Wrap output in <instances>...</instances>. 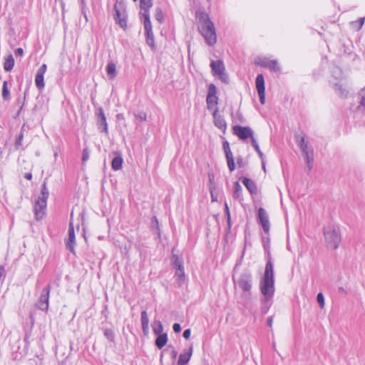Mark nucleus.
<instances>
[{
	"instance_id": "nucleus-41",
	"label": "nucleus",
	"mask_w": 365,
	"mask_h": 365,
	"mask_svg": "<svg viewBox=\"0 0 365 365\" xmlns=\"http://www.w3.org/2000/svg\"><path fill=\"white\" fill-rule=\"evenodd\" d=\"M135 117L138 120L145 121L147 118V115L144 112H140L138 113H135Z\"/></svg>"
},
{
	"instance_id": "nucleus-32",
	"label": "nucleus",
	"mask_w": 365,
	"mask_h": 365,
	"mask_svg": "<svg viewBox=\"0 0 365 365\" xmlns=\"http://www.w3.org/2000/svg\"><path fill=\"white\" fill-rule=\"evenodd\" d=\"M2 98L4 101H9L10 99V92L8 88V83L7 81H4L3 83L2 86V92H1Z\"/></svg>"
},
{
	"instance_id": "nucleus-6",
	"label": "nucleus",
	"mask_w": 365,
	"mask_h": 365,
	"mask_svg": "<svg viewBox=\"0 0 365 365\" xmlns=\"http://www.w3.org/2000/svg\"><path fill=\"white\" fill-rule=\"evenodd\" d=\"M210 66L214 76H216L220 78L224 83H228L229 77L225 72V66L222 61L218 60L217 61H212L210 63Z\"/></svg>"
},
{
	"instance_id": "nucleus-21",
	"label": "nucleus",
	"mask_w": 365,
	"mask_h": 365,
	"mask_svg": "<svg viewBox=\"0 0 365 365\" xmlns=\"http://www.w3.org/2000/svg\"><path fill=\"white\" fill-rule=\"evenodd\" d=\"M296 139L298 141V145L299 146L302 155L309 152L308 147V143L305 141L304 136H301L300 135H295Z\"/></svg>"
},
{
	"instance_id": "nucleus-46",
	"label": "nucleus",
	"mask_w": 365,
	"mask_h": 365,
	"mask_svg": "<svg viewBox=\"0 0 365 365\" xmlns=\"http://www.w3.org/2000/svg\"><path fill=\"white\" fill-rule=\"evenodd\" d=\"M222 147H223V150L225 151V153H228V152H231V150H230V144H229V143L227 141L223 142Z\"/></svg>"
},
{
	"instance_id": "nucleus-23",
	"label": "nucleus",
	"mask_w": 365,
	"mask_h": 365,
	"mask_svg": "<svg viewBox=\"0 0 365 365\" xmlns=\"http://www.w3.org/2000/svg\"><path fill=\"white\" fill-rule=\"evenodd\" d=\"M106 72L110 80H113L116 76V66L113 62L108 63L106 66Z\"/></svg>"
},
{
	"instance_id": "nucleus-33",
	"label": "nucleus",
	"mask_w": 365,
	"mask_h": 365,
	"mask_svg": "<svg viewBox=\"0 0 365 365\" xmlns=\"http://www.w3.org/2000/svg\"><path fill=\"white\" fill-rule=\"evenodd\" d=\"M334 90L336 93L341 97H346L347 96L348 91L343 88L342 85L341 84L336 83L334 86Z\"/></svg>"
},
{
	"instance_id": "nucleus-30",
	"label": "nucleus",
	"mask_w": 365,
	"mask_h": 365,
	"mask_svg": "<svg viewBox=\"0 0 365 365\" xmlns=\"http://www.w3.org/2000/svg\"><path fill=\"white\" fill-rule=\"evenodd\" d=\"M123 158L120 155L115 156L112 160V168L118 170L122 168Z\"/></svg>"
},
{
	"instance_id": "nucleus-31",
	"label": "nucleus",
	"mask_w": 365,
	"mask_h": 365,
	"mask_svg": "<svg viewBox=\"0 0 365 365\" xmlns=\"http://www.w3.org/2000/svg\"><path fill=\"white\" fill-rule=\"evenodd\" d=\"M303 155L306 158L307 165L308 166L309 170H310L312 168V163L314 160L313 150H312L311 151L304 154Z\"/></svg>"
},
{
	"instance_id": "nucleus-64",
	"label": "nucleus",
	"mask_w": 365,
	"mask_h": 365,
	"mask_svg": "<svg viewBox=\"0 0 365 365\" xmlns=\"http://www.w3.org/2000/svg\"><path fill=\"white\" fill-rule=\"evenodd\" d=\"M211 195H212V201L216 200V199H215V196H214V195H213V194H212V192H211Z\"/></svg>"
},
{
	"instance_id": "nucleus-61",
	"label": "nucleus",
	"mask_w": 365,
	"mask_h": 365,
	"mask_svg": "<svg viewBox=\"0 0 365 365\" xmlns=\"http://www.w3.org/2000/svg\"><path fill=\"white\" fill-rule=\"evenodd\" d=\"M262 168H263L264 171L266 172L265 163L264 161H262Z\"/></svg>"
},
{
	"instance_id": "nucleus-10",
	"label": "nucleus",
	"mask_w": 365,
	"mask_h": 365,
	"mask_svg": "<svg viewBox=\"0 0 365 365\" xmlns=\"http://www.w3.org/2000/svg\"><path fill=\"white\" fill-rule=\"evenodd\" d=\"M51 291V286L48 284L44 287L41 293L40 297L36 302V307L43 311L48 310V299L49 293Z\"/></svg>"
},
{
	"instance_id": "nucleus-40",
	"label": "nucleus",
	"mask_w": 365,
	"mask_h": 365,
	"mask_svg": "<svg viewBox=\"0 0 365 365\" xmlns=\"http://www.w3.org/2000/svg\"><path fill=\"white\" fill-rule=\"evenodd\" d=\"M104 336L110 341H113L114 339V334L111 329H106L104 331Z\"/></svg>"
},
{
	"instance_id": "nucleus-47",
	"label": "nucleus",
	"mask_w": 365,
	"mask_h": 365,
	"mask_svg": "<svg viewBox=\"0 0 365 365\" xmlns=\"http://www.w3.org/2000/svg\"><path fill=\"white\" fill-rule=\"evenodd\" d=\"M173 331L175 332V333H179L180 331H181V327L179 324L178 323H175L173 324Z\"/></svg>"
},
{
	"instance_id": "nucleus-25",
	"label": "nucleus",
	"mask_w": 365,
	"mask_h": 365,
	"mask_svg": "<svg viewBox=\"0 0 365 365\" xmlns=\"http://www.w3.org/2000/svg\"><path fill=\"white\" fill-rule=\"evenodd\" d=\"M14 66V59L11 54H9L5 58L4 63V68L6 71H11Z\"/></svg>"
},
{
	"instance_id": "nucleus-5",
	"label": "nucleus",
	"mask_w": 365,
	"mask_h": 365,
	"mask_svg": "<svg viewBox=\"0 0 365 365\" xmlns=\"http://www.w3.org/2000/svg\"><path fill=\"white\" fill-rule=\"evenodd\" d=\"M235 286L241 289L246 294L249 293L252 286V275L249 271L242 272L237 280H235Z\"/></svg>"
},
{
	"instance_id": "nucleus-58",
	"label": "nucleus",
	"mask_w": 365,
	"mask_h": 365,
	"mask_svg": "<svg viewBox=\"0 0 365 365\" xmlns=\"http://www.w3.org/2000/svg\"><path fill=\"white\" fill-rule=\"evenodd\" d=\"M178 354V352L175 350H173L172 351V356L173 358H175Z\"/></svg>"
},
{
	"instance_id": "nucleus-34",
	"label": "nucleus",
	"mask_w": 365,
	"mask_h": 365,
	"mask_svg": "<svg viewBox=\"0 0 365 365\" xmlns=\"http://www.w3.org/2000/svg\"><path fill=\"white\" fill-rule=\"evenodd\" d=\"M153 331L156 335L163 334V327L160 321H155L153 325Z\"/></svg>"
},
{
	"instance_id": "nucleus-15",
	"label": "nucleus",
	"mask_w": 365,
	"mask_h": 365,
	"mask_svg": "<svg viewBox=\"0 0 365 365\" xmlns=\"http://www.w3.org/2000/svg\"><path fill=\"white\" fill-rule=\"evenodd\" d=\"M212 116L214 119V124L219 129L222 130L223 132L225 131L227 128V123L224 119V118L218 114V108L216 107L214 108L212 112Z\"/></svg>"
},
{
	"instance_id": "nucleus-16",
	"label": "nucleus",
	"mask_w": 365,
	"mask_h": 365,
	"mask_svg": "<svg viewBox=\"0 0 365 365\" xmlns=\"http://www.w3.org/2000/svg\"><path fill=\"white\" fill-rule=\"evenodd\" d=\"M76 241H75V232L74 227L72 222L69 223L68 227V237L66 242V248L70 250L71 252L74 253V247H75Z\"/></svg>"
},
{
	"instance_id": "nucleus-51",
	"label": "nucleus",
	"mask_w": 365,
	"mask_h": 365,
	"mask_svg": "<svg viewBox=\"0 0 365 365\" xmlns=\"http://www.w3.org/2000/svg\"><path fill=\"white\" fill-rule=\"evenodd\" d=\"M250 140H251L252 145L253 147H255V146H256V145H258V143H257V142L256 139H255V137H254V135H252V138H250Z\"/></svg>"
},
{
	"instance_id": "nucleus-36",
	"label": "nucleus",
	"mask_w": 365,
	"mask_h": 365,
	"mask_svg": "<svg viewBox=\"0 0 365 365\" xmlns=\"http://www.w3.org/2000/svg\"><path fill=\"white\" fill-rule=\"evenodd\" d=\"M24 125L22 126L21 128V130L19 135V136L17 137L16 140V142H15V148L16 150L19 149L20 147H21L22 145V140H23V138H24V133H23V130H24Z\"/></svg>"
},
{
	"instance_id": "nucleus-53",
	"label": "nucleus",
	"mask_w": 365,
	"mask_h": 365,
	"mask_svg": "<svg viewBox=\"0 0 365 365\" xmlns=\"http://www.w3.org/2000/svg\"><path fill=\"white\" fill-rule=\"evenodd\" d=\"M81 2H82V4H83V7H82V13L84 15V17L86 18V21L88 20L87 19V16L84 11V4H85V2H84V0H81Z\"/></svg>"
},
{
	"instance_id": "nucleus-20",
	"label": "nucleus",
	"mask_w": 365,
	"mask_h": 365,
	"mask_svg": "<svg viewBox=\"0 0 365 365\" xmlns=\"http://www.w3.org/2000/svg\"><path fill=\"white\" fill-rule=\"evenodd\" d=\"M192 353V346H191L187 352L180 354L178 361V365H185L190 359Z\"/></svg>"
},
{
	"instance_id": "nucleus-9",
	"label": "nucleus",
	"mask_w": 365,
	"mask_h": 365,
	"mask_svg": "<svg viewBox=\"0 0 365 365\" xmlns=\"http://www.w3.org/2000/svg\"><path fill=\"white\" fill-rule=\"evenodd\" d=\"M232 131L234 135H237L242 140H245L249 138H252V135H254L253 130L250 127L235 125L232 128Z\"/></svg>"
},
{
	"instance_id": "nucleus-60",
	"label": "nucleus",
	"mask_w": 365,
	"mask_h": 365,
	"mask_svg": "<svg viewBox=\"0 0 365 365\" xmlns=\"http://www.w3.org/2000/svg\"><path fill=\"white\" fill-rule=\"evenodd\" d=\"M117 118L118 120L123 118V114L120 113L117 115Z\"/></svg>"
},
{
	"instance_id": "nucleus-56",
	"label": "nucleus",
	"mask_w": 365,
	"mask_h": 365,
	"mask_svg": "<svg viewBox=\"0 0 365 365\" xmlns=\"http://www.w3.org/2000/svg\"><path fill=\"white\" fill-rule=\"evenodd\" d=\"M360 104L363 107H365V96L361 98V101H360Z\"/></svg>"
},
{
	"instance_id": "nucleus-24",
	"label": "nucleus",
	"mask_w": 365,
	"mask_h": 365,
	"mask_svg": "<svg viewBox=\"0 0 365 365\" xmlns=\"http://www.w3.org/2000/svg\"><path fill=\"white\" fill-rule=\"evenodd\" d=\"M168 341V336L167 334L163 333L161 334H158V337L155 339V346L158 349H162Z\"/></svg>"
},
{
	"instance_id": "nucleus-49",
	"label": "nucleus",
	"mask_w": 365,
	"mask_h": 365,
	"mask_svg": "<svg viewBox=\"0 0 365 365\" xmlns=\"http://www.w3.org/2000/svg\"><path fill=\"white\" fill-rule=\"evenodd\" d=\"M190 334H191V331H190V329H185L183 332V337L186 339H189L190 336Z\"/></svg>"
},
{
	"instance_id": "nucleus-59",
	"label": "nucleus",
	"mask_w": 365,
	"mask_h": 365,
	"mask_svg": "<svg viewBox=\"0 0 365 365\" xmlns=\"http://www.w3.org/2000/svg\"><path fill=\"white\" fill-rule=\"evenodd\" d=\"M253 148H255V150H256V152H259L260 148H259V145H256V146H255V147H253Z\"/></svg>"
},
{
	"instance_id": "nucleus-3",
	"label": "nucleus",
	"mask_w": 365,
	"mask_h": 365,
	"mask_svg": "<svg viewBox=\"0 0 365 365\" xmlns=\"http://www.w3.org/2000/svg\"><path fill=\"white\" fill-rule=\"evenodd\" d=\"M48 190L46 186V182L44 181L41 186V191L34 205V214L37 220H41L44 215L48 197Z\"/></svg>"
},
{
	"instance_id": "nucleus-2",
	"label": "nucleus",
	"mask_w": 365,
	"mask_h": 365,
	"mask_svg": "<svg viewBox=\"0 0 365 365\" xmlns=\"http://www.w3.org/2000/svg\"><path fill=\"white\" fill-rule=\"evenodd\" d=\"M199 26L200 31L202 36L205 38L206 43L210 45H214L217 41V36L214 24L210 19L208 15L205 13H201L199 16Z\"/></svg>"
},
{
	"instance_id": "nucleus-28",
	"label": "nucleus",
	"mask_w": 365,
	"mask_h": 365,
	"mask_svg": "<svg viewBox=\"0 0 365 365\" xmlns=\"http://www.w3.org/2000/svg\"><path fill=\"white\" fill-rule=\"evenodd\" d=\"M175 276L177 279L179 286L182 284V283L185 279V275L184 272V268H177L175 269Z\"/></svg>"
},
{
	"instance_id": "nucleus-29",
	"label": "nucleus",
	"mask_w": 365,
	"mask_h": 365,
	"mask_svg": "<svg viewBox=\"0 0 365 365\" xmlns=\"http://www.w3.org/2000/svg\"><path fill=\"white\" fill-rule=\"evenodd\" d=\"M227 162V165L230 171H233L235 169V164L234 161V157L232 151L225 153Z\"/></svg>"
},
{
	"instance_id": "nucleus-39",
	"label": "nucleus",
	"mask_w": 365,
	"mask_h": 365,
	"mask_svg": "<svg viewBox=\"0 0 365 365\" xmlns=\"http://www.w3.org/2000/svg\"><path fill=\"white\" fill-rule=\"evenodd\" d=\"M317 302L321 309L324 307V297L322 292H319L317 296Z\"/></svg>"
},
{
	"instance_id": "nucleus-35",
	"label": "nucleus",
	"mask_w": 365,
	"mask_h": 365,
	"mask_svg": "<svg viewBox=\"0 0 365 365\" xmlns=\"http://www.w3.org/2000/svg\"><path fill=\"white\" fill-rule=\"evenodd\" d=\"M172 260L175 269L184 268L182 260L180 259L178 255H173L172 257Z\"/></svg>"
},
{
	"instance_id": "nucleus-11",
	"label": "nucleus",
	"mask_w": 365,
	"mask_h": 365,
	"mask_svg": "<svg viewBox=\"0 0 365 365\" xmlns=\"http://www.w3.org/2000/svg\"><path fill=\"white\" fill-rule=\"evenodd\" d=\"M255 64L260 66L264 68H267L272 71H279L280 67L278 65V62L276 60H270L267 58H257L255 60Z\"/></svg>"
},
{
	"instance_id": "nucleus-50",
	"label": "nucleus",
	"mask_w": 365,
	"mask_h": 365,
	"mask_svg": "<svg viewBox=\"0 0 365 365\" xmlns=\"http://www.w3.org/2000/svg\"><path fill=\"white\" fill-rule=\"evenodd\" d=\"M272 323H273V316H271L267 319V325L269 327H272Z\"/></svg>"
},
{
	"instance_id": "nucleus-44",
	"label": "nucleus",
	"mask_w": 365,
	"mask_h": 365,
	"mask_svg": "<svg viewBox=\"0 0 365 365\" xmlns=\"http://www.w3.org/2000/svg\"><path fill=\"white\" fill-rule=\"evenodd\" d=\"M258 95L259 97V101L262 104H264L265 103V91L258 92Z\"/></svg>"
},
{
	"instance_id": "nucleus-57",
	"label": "nucleus",
	"mask_w": 365,
	"mask_h": 365,
	"mask_svg": "<svg viewBox=\"0 0 365 365\" xmlns=\"http://www.w3.org/2000/svg\"><path fill=\"white\" fill-rule=\"evenodd\" d=\"M257 153H258L262 161H264V155H263L262 152L261 151V150H259V152H257Z\"/></svg>"
},
{
	"instance_id": "nucleus-17",
	"label": "nucleus",
	"mask_w": 365,
	"mask_h": 365,
	"mask_svg": "<svg viewBox=\"0 0 365 365\" xmlns=\"http://www.w3.org/2000/svg\"><path fill=\"white\" fill-rule=\"evenodd\" d=\"M97 125L99 130L105 132L106 133H108L106 118L104 114L103 110L101 108L98 109Z\"/></svg>"
},
{
	"instance_id": "nucleus-63",
	"label": "nucleus",
	"mask_w": 365,
	"mask_h": 365,
	"mask_svg": "<svg viewBox=\"0 0 365 365\" xmlns=\"http://www.w3.org/2000/svg\"><path fill=\"white\" fill-rule=\"evenodd\" d=\"M211 195H212V201L216 200V199H215V196H214V195H213V194H212V192H211Z\"/></svg>"
},
{
	"instance_id": "nucleus-7",
	"label": "nucleus",
	"mask_w": 365,
	"mask_h": 365,
	"mask_svg": "<svg viewBox=\"0 0 365 365\" xmlns=\"http://www.w3.org/2000/svg\"><path fill=\"white\" fill-rule=\"evenodd\" d=\"M217 90L216 86L211 83L208 86V92L206 98V103L208 110H212L218 104V97L217 96Z\"/></svg>"
},
{
	"instance_id": "nucleus-1",
	"label": "nucleus",
	"mask_w": 365,
	"mask_h": 365,
	"mask_svg": "<svg viewBox=\"0 0 365 365\" xmlns=\"http://www.w3.org/2000/svg\"><path fill=\"white\" fill-rule=\"evenodd\" d=\"M259 288L263 295V299H262V311L263 313H267L271 305L270 301L275 291L274 266L270 258H269L266 263L264 273L259 282Z\"/></svg>"
},
{
	"instance_id": "nucleus-27",
	"label": "nucleus",
	"mask_w": 365,
	"mask_h": 365,
	"mask_svg": "<svg viewBox=\"0 0 365 365\" xmlns=\"http://www.w3.org/2000/svg\"><path fill=\"white\" fill-rule=\"evenodd\" d=\"M141 324H142V329L144 333H146L148 331V324H149V319L147 314L146 311H143L141 312Z\"/></svg>"
},
{
	"instance_id": "nucleus-42",
	"label": "nucleus",
	"mask_w": 365,
	"mask_h": 365,
	"mask_svg": "<svg viewBox=\"0 0 365 365\" xmlns=\"http://www.w3.org/2000/svg\"><path fill=\"white\" fill-rule=\"evenodd\" d=\"M89 156H90V152H89L88 149L84 148L83 150V153H82V161L83 163L86 162L88 160Z\"/></svg>"
},
{
	"instance_id": "nucleus-62",
	"label": "nucleus",
	"mask_w": 365,
	"mask_h": 365,
	"mask_svg": "<svg viewBox=\"0 0 365 365\" xmlns=\"http://www.w3.org/2000/svg\"><path fill=\"white\" fill-rule=\"evenodd\" d=\"M209 178H210V183L212 184V180H213V178H212L211 175H209Z\"/></svg>"
},
{
	"instance_id": "nucleus-13",
	"label": "nucleus",
	"mask_w": 365,
	"mask_h": 365,
	"mask_svg": "<svg viewBox=\"0 0 365 365\" xmlns=\"http://www.w3.org/2000/svg\"><path fill=\"white\" fill-rule=\"evenodd\" d=\"M258 219L265 233L268 234L269 232L270 224L269 217L266 210L260 207L258 210Z\"/></svg>"
},
{
	"instance_id": "nucleus-18",
	"label": "nucleus",
	"mask_w": 365,
	"mask_h": 365,
	"mask_svg": "<svg viewBox=\"0 0 365 365\" xmlns=\"http://www.w3.org/2000/svg\"><path fill=\"white\" fill-rule=\"evenodd\" d=\"M151 0H140V7L142 11L140 13L142 16V20H145V15L150 17L149 9L152 6Z\"/></svg>"
},
{
	"instance_id": "nucleus-19",
	"label": "nucleus",
	"mask_w": 365,
	"mask_h": 365,
	"mask_svg": "<svg viewBox=\"0 0 365 365\" xmlns=\"http://www.w3.org/2000/svg\"><path fill=\"white\" fill-rule=\"evenodd\" d=\"M241 180L251 195L257 194V188L254 181L251 180L250 179L246 177L242 178Z\"/></svg>"
},
{
	"instance_id": "nucleus-48",
	"label": "nucleus",
	"mask_w": 365,
	"mask_h": 365,
	"mask_svg": "<svg viewBox=\"0 0 365 365\" xmlns=\"http://www.w3.org/2000/svg\"><path fill=\"white\" fill-rule=\"evenodd\" d=\"M14 53L16 56H21L24 54V50L22 48H18L15 50Z\"/></svg>"
},
{
	"instance_id": "nucleus-55",
	"label": "nucleus",
	"mask_w": 365,
	"mask_h": 365,
	"mask_svg": "<svg viewBox=\"0 0 365 365\" xmlns=\"http://www.w3.org/2000/svg\"><path fill=\"white\" fill-rule=\"evenodd\" d=\"M237 163L238 164V165L240 167L242 166V158H237Z\"/></svg>"
},
{
	"instance_id": "nucleus-4",
	"label": "nucleus",
	"mask_w": 365,
	"mask_h": 365,
	"mask_svg": "<svg viewBox=\"0 0 365 365\" xmlns=\"http://www.w3.org/2000/svg\"><path fill=\"white\" fill-rule=\"evenodd\" d=\"M324 235L329 249L336 250L341 242L339 230L334 226H329L324 229Z\"/></svg>"
},
{
	"instance_id": "nucleus-22",
	"label": "nucleus",
	"mask_w": 365,
	"mask_h": 365,
	"mask_svg": "<svg viewBox=\"0 0 365 365\" xmlns=\"http://www.w3.org/2000/svg\"><path fill=\"white\" fill-rule=\"evenodd\" d=\"M242 188L238 182H235L233 185V197L235 200L241 202L242 200Z\"/></svg>"
},
{
	"instance_id": "nucleus-37",
	"label": "nucleus",
	"mask_w": 365,
	"mask_h": 365,
	"mask_svg": "<svg viewBox=\"0 0 365 365\" xmlns=\"http://www.w3.org/2000/svg\"><path fill=\"white\" fill-rule=\"evenodd\" d=\"M364 21L365 17H361L359 19V21L352 22L351 24L357 31H359L363 26Z\"/></svg>"
},
{
	"instance_id": "nucleus-8",
	"label": "nucleus",
	"mask_w": 365,
	"mask_h": 365,
	"mask_svg": "<svg viewBox=\"0 0 365 365\" xmlns=\"http://www.w3.org/2000/svg\"><path fill=\"white\" fill-rule=\"evenodd\" d=\"M115 14L113 15L115 23L120 27L125 29L127 26L126 14L123 6L117 3L114 5Z\"/></svg>"
},
{
	"instance_id": "nucleus-14",
	"label": "nucleus",
	"mask_w": 365,
	"mask_h": 365,
	"mask_svg": "<svg viewBox=\"0 0 365 365\" xmlns=\"http://www.w3.org/2000/svg\"><path fill=\"white\" fill-rule=\"evenodd\" d=\"M46 69L47 66L46 64L43 63L40 66L36 72L35 77V84L37 88L39 90H42L45 86L43 76L46 71Z\"/></svg>"
},
{
	"instance_id": "nucleus-12",
	"label": "nucleus",
	"mask_w": 365,
	"mask_h": 365,
	"mask_svg": "<svg viewBox=\"0 0 365 365\" xmlns=\"http://www.w3.org/2000/svg\"><path fill=\"white\" fill-rule=\"evenodd\" d=\"M143 21L145 32L146 36V41L148 44L152 47L154 46V35L153 32V28L151 21L150 20V17L148 15H145V20H142Z\"/></svg>"
},
{
	"instance_id": "nucleus-38",
	"label": "nucleus",
	"mask_w": 365,
	"mask_h": 365,
	"mask_svg": "<svg viewBox=\"0 0 365 365\" xmlns=\"http://www.w3.org/2000/svg\"><path fill=\"white\" fill-rule=\"evenodd\" d=\"M155 17L158 22L162 23L163 21L164 16L160 8H157L155 9Z\"/></svg>"
},
{
	"instance_id": "nucleus-45",
	"label": "nucleus",
	"mask_w": 365,
	"mask_h": 365,
	"mask_svg": "<svg viewBox=\"0 0 365 365\" xmlns=\"http://www.w3.org/2000/svg\"><path fill=\"white\" fill-rule=\"evenodd\" d=\"M222 147H223V150L225 151V153H228V152H231V150H230V144H229V143L227 141L223 142Z\"/></svg>"
},
{
	"instance_id": "nucleus-43",
	"label": "nucleus",
	"mask_w": 365,
	"mask_h": 365,
	"mask_svg": "<svg viewBox=\"0 0 365 365\" xmlns=\"http://www.w3.org/2000/svg\"><path fill=\"white\" fill-rule=\"evenodd\" d=\"M225 214H226L227 217V224H228V227L230 228V226H231L230 213L229 207H228V205H227V203H225Z\"/></svg>"
},
{
	"instance_id": "nucleus-52",
	"label": "nucleus",
	"mask_w": 365,
	"mask_h": 365,
	"mask_svg": "<svg viewBox=\"0 0 365 365\" xmlns=\"http://www.w3.org/2000/svg\"><path fill=\"white\" fill-rule=\"evenodd\" d=\"M24 178L27 180H31L32 174L31 173H26L24 175Z\"/></svg>"
},
{
	"instance_id": "nucleus-54",
	"label": "nucleus",
	"mask_w": 365,
	"mask_h": 365,
	"mask_svg": "<svg viewBox=\"0 0 365 365\" xmlns=\"http://www.w3.org/2000/svg\"><path fill=\"white\" fill-rule=\"evenodd\" d=\"M152 222H153V223H154V222H155V225H156V226H157V228L158 229V219H157V217H153L152 218Z\"/></svg>"
},
{
	"instance_id": "nucleus-26",
	"label": "nucleus",
	"mask_w": 365,
	"mask_h": 365,
	"mask_svg": "<svg viewBox=\"0 0 365 365\" xmlns=\"http://www.w3.org/2000/svg\"><path fill=\"white\" fill-rule=\"evenodd\" d=\"M256 88L258 92L265 91L264 79L262 74H258L256 78Z\"/></svg>"
}]
</instances>
